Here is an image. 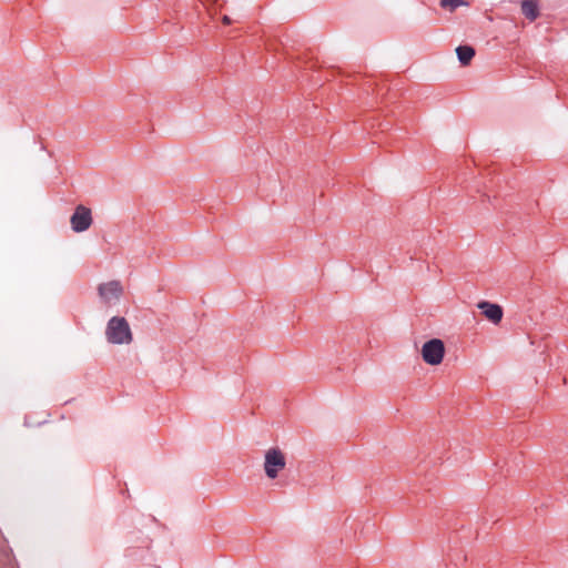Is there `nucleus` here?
Here are the masks:
<instances>
[{"label": "nucleus", "instance_id": "obj_10", "mask_svg": "<svg viewBox=\"0 0 568 568\" xmlns=\"http://www.w3.org/2000/svg\"><path fill=\"white\" fill-rule=\"evenodd\" d=\"M222 20H223V22H224L225 24H230V23H231V19H230V17H229V16H224Z\"/></svg>", "mask_w": 568, "mask_h": 568}, {"label": "nucleus", "instance_id": "obj_8", "mask_svg": "<svg viewBox=\"0 0 568 568\" xmlns=\"http://www.w3.org/2000/svg\"><path fill=\"white\" fill-rule=\"evenodd\" d=\"M475 53H476L475 49L468 44L458 45L456 48V54H457L458 61L462 65L469 64L471 59L475 57Z\"/></svg>", "mask_w": 568, "mask_h": 568}, {"label": "nucleus", "instance_id": "obj_3", "mask_svg": "<svg viewBox=\"0 0 568 568\" xmlns=\"http://www.w3.org/2000/svg\"><path fill=\"white\" fill-rule=\"evenodd\" d=\"M445 355V344L439 338H432L424 343L422 347V357L428 365L435 366L443 362Z\"/></svg>", "mask_w": 568, "mask_h": 568}, {"label": "nucleus", "instance_id": "obj_6", "mask_svg": "<svg viewBox=\"0 0 568 568\" xmlns=\"http://www.w3.org/2000/svg\"><path fill=\"white\" fill-rule=\"evenodd\" d=\"M477 307L481 311L485 317L494 324H498L503 318V307L496 303L480 301L477 304Z\"/></svg>", "mask_w": 568, "mask_h": 568}, {"label": "nucleus", "instance_id": "obj_1", "mask_svg": "<svg viewBox=\"0 0 568 568\" xmlns=\"http://www.w3.org/2000/svg\"><path fill=\"white\" fill-rule=\"evenodd\" d=\"M106 341L114 345L130 344L133 339L128 321L124 317L113 316L105 327Z\"/></svg>", "mask_w": 568, "mask_h": 568}, {"label": "nucleus", "instance_id": "obj_4", "mask_svg": "<svg viewBox=\"0 0 568 568\" xmlns=\"http://www.w3.org/2000/svg\"><path fill=\"white\" fill-rule=\"evenodd\" d=\"M71 229L75 233L87 231L92 224L91 210L83 205H78L70 219Z\"/></svg>", "mask_w": 568, "mask_h": 568}, {"label": "nucleus", "instance_id": "obj_9", "mask_svg": "<svg viewBox=\"0 0 568 568\" xmlns=\"http://www.w3.org/2000/svg\"><path fill=\"white\" fill-rule=\"evenodd\" d=\"M464 4H466L464 0H440L442 8H450L452 10H455Z\"/></svg>", "mask_w": 568, "mask_h": 568}, {"label": "nucleus", "instance_id": "obj_7", "mask_svg": "<svg viewBox=\"0 0 568 568\" xmlns=\"http://www.w3.org/2000/svg\"><path fill=\"white\" fill-rule=\"evenodd\" d=\"M521 12L528 20H536L539 16L538 2L536 0H523Z\"/></svg>", "mask_w": 568, "mask_h": 568}, {"label": "nucleus", "instance_id": "obj_5", "mask_svg": "<svg viewBox=\"0 0 568 568\" xmlns=\"http://www.w3.org/2000/svg\"><path fill=\"white\" fill-rule=\"evenodd\" d=\"M98 291L101 298L105 303L111 304L114 301H119L123 290L120 282L110 281L108 283L100 284Z\"/></svg>", "mask_w": 568, "mask_h": 568}, {"label": "nucleus", "instance_id": "obj_2", "mask_svg": "<svg viewBox=\"0 0 568 568\" xmlns=\"http://www.w3.org/2000/svg\"><path fill=\"white\" fill-rule=\"evenodd\" d=\"M285 465V456L280 448L273 447L265 453L264 470L270 479H275Z\"/></svg>", "mask_w": 568, "mask_h": 568}]
</instances>
